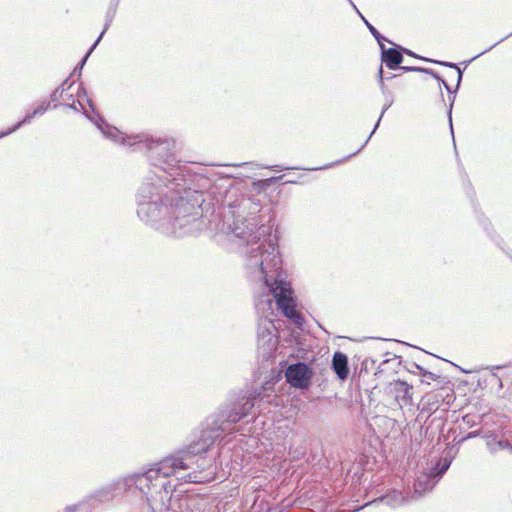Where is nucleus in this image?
I'll use <instances>...</instances> for the list:
<instances>
[{"instance_id": "f257e3e1", "label": "nucleus", "mask_w": 512, "mask_h": 512, "mask_svg": "<svg viewBox=\"0 0 512 512\" xmlns=\"http://www.w3.org/2000/svg\"><path fill=\"white\" fill-rule=\"evenodd\" d=\"M206 459L194 453V451H181L177 454L165 457L157 463L158 471L162 473L163 478H168L176 474L179 470H186L192 468L196 464L200 469L199 471H192L185 476V482L188 483H204L214 479V473L211 471L209 474L204 475Z\"/></svg>"}, {"instance_id": "f03ea898", "label": "nucleus", "mask_w": 512, "mask_h": 512, "mask_svg": "<svg viewBox=\"0 0 512 512\" xmlns=\"http://www.w3.org/2000/svg\"><path fill=\"white\" fill-rule=\"evenodd\" d=\"M270 292L272 293L277 308L283 313L285 317L290 319L297 326H302L303 317L297 310L296 300L294 297V291L289 282L284 280H274L268 283Z\"/></svg>"}, {"instance_id": "7ed1b4c3", "label": "nucleus", "mask_w": 512, "mask_h": 512, "mask_svg": "<svg viewBox=\"0 0 512 512\" xmlns=\"http://www.w3.org/2000/svg\"><path fill=\"white\" fill-rule=\"evenodd\" d=\"M312 376V369L303 362L292 364L285 371V377L287 382L291 386L299 389L308 388Z\"/></svg>"}, {"instance_id": "20e7f679", "label": "nucleus", "mask_w": 512, "mask_h": 512, "mask_svg": "<svg viewBox=\"0 0 512 512\" xmlns=\"http://www.w3.org/2000/svg\"><path fill=\"white\" fill-rule=\"evenodd\" d=\"M162 473L158 471L157 465L150 468L144 474L139 475L136 479L137 487L145 494H152L159 487H164V483L159 482Z\"/></svg>"}, {"instance_id": "39448f33", "label": "nucleus", "mask_w": 512, "mask_h": 512, "mask_svg": "<svg viewBox=\"0 0 512 512\" xmlns=\"http://www.w3.org/2000/svg\"><path fill=\"white\" fill-rule=\"evenodd\" d=\"M332 368L340 380H345L349 374L347 356L342 352H335L332 359Z\"/></svg>"}, {"instance_id": "423d86ee", "label": "nucleus", "mask_w": 512, "mask_h": 512, "mask_svg": "<svg viewBox=\"0 0 512 512\" xmlns=\"http://www.w3.org/2000/svg\"><path fill=\"white\" fill-rule=\"evenodd\" d=\"M382 61L389 69H395L403 61V56L400 51L389 48L382 53Z\"/></svg>"}, {"instance_id": "0eeeda50", "label": "nucleus", "mask_w": 512, "mask_h": 512, "mask_svg": "<svg viewBox=\"0 0 512 512\" xmlns=\"http://www.w3.org/2000/svg\"><path fill=\"white\" fill-rule=\"evenodd\" d=\"M420 370H421V378H420L421 384L431 385L433 382H440L441 377L439 375H436L432 372L423 370L422 368H420Z\"/></svg>"}, {"instance_id": "6e6552de", "label": "nucleus", "mask_w": 512, "mask_h": 512, "mask_svg": "<svg viewBox=\"0 0 512 512\" xmlns=\"http://www.w3.org/2000/svg\"><path fill=\"white\" fill-rule=\"evenodd\" d=\"M396 389L398 391L403 392L404 396L407 397L408 400H411V398H412V394H411L412 386L408 385L406 382L397 381L396 382Z\"/></svg>"}, {"instance_id": "1a4fd4ad", "label": "nucleus", "mask_w": 512, "mask_h": 512, "mask_svg": "<svg viewBox=\"0 0 512 512\" xmlns=\"http://www.w3.org/2000/svg\"><path fill=\"white\" fill-rule=\"evenodd\" d=\"M21 125V123H18L17 125L13 126L12 128H9L8 130L6 131H1L0 132V139L9 135L10 133L14 132L17 128H19Z\"/></svg>"}, {"instance_id": "9d476101", "label": "nucleus", "mask_w": 512, "mask_h": 512, "mask_svg": "<svg viewBox=\"0 0 512 512\" xmlns=\"http://www.w3.org/2000/svg\"><path fill=\"white\" fill-rule=\"evenodd\" d=\"M367 25H368V28H369L370 32L373 34V36H374L376 39H378V40H379V38H380V33L377 31V29H376L375 27H373L372 25L368 24V23H367Z\"/></svg>"}, {"instance_id": "9b49d317", "label": "nucleus", "mask_w": 512, "mask_h": 512, "mask_svg": "<svg viewBox=\"0 0 512 512\" xmlns=\"http://www.w3.org/2000/svg\"><path fill=\"white\" fill-rule=\"evenodd\" d=\"M402 69H404V70H417V68H408V67H403ZM418 71L428 72V70H424V69H418Z\"/></svg>"}, {"instance_id": "f8f14e48", "label": "nucleus", "mask_w": 512, "mask_h": 512, "mask_svg": "<svg viewBox=\"0 0 512 512\" xmlns=\"http://www.w3.org/2000/svg\"><path fill=\"white\" fill-rule=\"evenodd\" d=\"M382 73H383V70H382V67L380 66V69H379V76L380 78L382 79Z\"/></svg>"}, {"instance_id": "ddd939ff", "label": "nucleus", "mask_w": 512, "mask_h": 512, "mask_svg": "<svg viewBox=\"0 0 512 512\" xmlns=\"http://www.w3.org/2000/svg\"><path fill=\"white\" fill-rule=\"evenodd\" d=\"M239 419H240V417H238V418L233 417V418L231 419V421H233V422H237Z\"/></svg>"}]
</instances>
